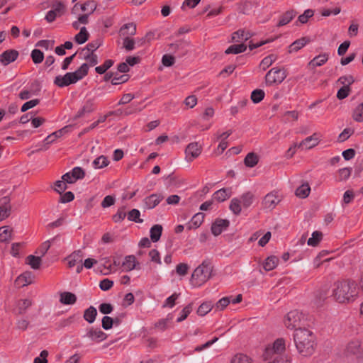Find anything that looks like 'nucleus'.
I'll return each mask as SVG.
<instances>
[{
    "mask_svg": "<svg viewBox=\"0 0 363 363\" xmlns=\"http://www.w3.org/2000/svg\"><path fill=\"white\" fill-rule=\"evenodd\" d=\"M162 199L163 196L161 194H151L143 200L144 208L146 209H152L157 206Z\"/></svg>",
    "mask_w": 363,
    "mask_h": 363,
    "instance_id": "f3484780",
    "label": "nucleus"
},
{
    "mask_svg": "<svg viewBox=\"0 0 363 363\" xmlns=\"http://www.w3.org/2000/svg\"><path fill=\"white\" fill-rule=\"evenodd\" d=\"M350 87L348 85L342 86L337 93V98L340 100L344 99L347 97L350 93Z\"/></svg>",
    "mask_w": 363,
    "mask_h": 363,
    "instance_id": "bf43d9fd",
    "label": "nucleus"
},
{
    "mask_svg": "<svg viewBox=\"0 0 363 363\" xmlns=\"http://www.w3.org/2000/svg\"><path fill=\"white\" fill-rule=\"evenodd\" d=\"M112 60H106L101 66L96 67L95 71L100 74L106 73V72L113 65Z\"/></svg>",
    "mask_w": 363,
    "mask_h": 363,
    "instance_id": "5fc2aeb1",
    "label": "nucleus"
},
{
    "mask_svg": "<svg viewBox=\"0 0 363 363\" xmlns=\"http://www.w3.org/2000/svg\"><path fill=\"white\" fill-rule=\"evenodd\" d=\"M241 201L238 199H233L230 203V209L233 211V213L235 215H239L241 213Z\"/></svg>",
    "mask_w": 363,
    "mask_h": 363,
    "instance_id": "de8ad7c7",
    "label": "nucleus"
},
{
    "mask_svg": "<svg viewBox=\"0 0 363 363\" xmlns=\"http://www.w3.org/2000/svg\"><path fill=\"white\" fill-rule=\"evenodd\" d=\"M80 28V31L74 36V40L78 44H83L89 39V34L87 32L86 27L83 26Z\"/></svg>",
    "mask_w": 363,
    "mask_h": 363,
    "instance_id": "72a5a7b5",
    "label": "nucleus"
},
{
    "mask_svg": "<svg viewBox=\"0 0 363 363\" xmlns=\"http://www.w3.org/2000/svg\"><path fill=\"white\" fill-rule=\"evenodd\" d=\"M252 37V34L245 30H238L232 34V40L234 42H240L241 40L247 41Z\"/></svg>",
    "mask_w": 363,
    "mask_h": 363,
    "instance_id": "a878e982",
    "label": "nucleus"
},
{
    "mask_svg": "<svg viewBox=\"0 0 363 363\" xmlns=\"http://www.w3.org/2000/svg\"><path fill=\"white\" fill-rule=\"evenodd\" d=\"M230 197V192L226 189H220L213 194V199L218 201L223 202Z\"/></svg>",
    "mask_w": 363,
    "mask_h": 363,
    "instance_id": "7c9ffc66",
    "label": "nucleus"
},
{
    "mask_svg": "<svg viewBox=\"0 0 363 363\" xmlns=\"http://www.w3.org/2000/svg\"><path fill=\"white\" fill-rule=\"evenodd\" d=\"M334 299L339 303H353L359 296V288L354 281L345 279L335 283Z\"/></svg>",
    "mask_w": 363,
    "mask_h": 363,
    "instance_id": "f03ea898",
    "label": "nucleus"
},
{
    "mask_svg": "<svg viewBox=\"0 0 363 363\" xmlns=\"http://www.w3.org/2000/svg\"><path fill=\"white\" fill-rule=\"evenodd\" d=\"M311 191V187L308 183L303 184L301 186L298 187L296 190V196L302 199H305L308 196Z\"/></svg>",
    "mask_w": 363,
    "mask_h": 363,
    "instance_id": "c9c22d12",
    "label": "nucleus"
},
{
    "mask_svg": "<svg viewBox=\"0 0 363 363\" xmlns=\"http://www.w3.org/2000/svg\"><path fill=\"white\" fill-rule=\"evenodd\" d=\"M304 322L303 314L297 311L294 310L289 312L284 318V325L288 329H298L301 328Z\"/></svg>",
    "mask_w": 363,
    "mask_h": 363,
    "instance_id": "423d86ee",
    "label": "nucleus"
},
{
    "mask_svg": "<svg viewBox=\"0 0 363 363\" xmlns=\"http://www.w3.org/2000/svg\"><path fill=\"white\" fill-rule=\"evenodd\" d=\"M259 157L257 154L254 152L248 153L244 159V164L247 167H254L257 164Z\"/></svg>",
    "mask_w": 363,
    "mask_h": 363,
    "instance_id": "473e14b6",
    "label": "nucleus"
},
{
    "mask_svg": "<svg viewBox=\"0 0 363 363\" xmlns=\"http://www.w3.org/2000/svg\"><path fill=\"white\" fill-rule=\"evenodd\" d=\"M52 9L47 13L45 18L48 23L53 22L57 16H60L65 12V6L61 1H57L52 5Z\"/></svg>",
    "mask_w": 363,
    "mask_h": 363,
    "instance_id": "1a4fd4ad",
    "label": "nucleus"
},
{
    "mask_svg": "<svg viewBox=\"0 0 363 363\" xmlns=\"http://www.w3.org/2000/svg\"><path fill=\"white\" fill-rule=\"evenodd\" d=\"M71 173L72 174V177H74L73 180L82 179L85 176V172L84 169L79 167H76L73 168Z\"/></svg>",
    "mask_w": 363,
    "mask_h": 363,
    "instance_id": "e2e57ef3",
    "label": "nucleus"
},
{
    "mask_svg": "<svg viewBox=\"0 0 363 363\" xmlns=\"http://www.w3.org/2000/svg\"><path fill=\"white\" fill-rule=\"evenodd\" d=\"M125 207L123 206L118 209L116 213L113 216L112 219L115 223H120L125 219Z\"/></svg>",
    "mask_w": 363,
    "mask_h": 363,
    "instance_id": "4d7b16f0",
    "label": "nucleus"
},
{
    "mask_svg": "<svg viewBox=\"0 0 363 363\" xmlns=\"http://www.w3.org/2000/svg\"><path fill=\"white\" fill-rule=\"evenodd\" d=\"M10 199L4 196L0 199V222L11 214V206L10 204Z\"/></svg>",
    "mask_w": 363,
    "mask_h": 363,
    "instance_id": "ddd939ff",
    "label": "nucleus"
},
{
    "mask_svg": "<svg viewBox=\"0 0 363 363\" xmlns=\"http://www.w3.org/2000/svg\"><path fill=\"white\" fill-rule=\"evenodd\" d=\"M279 258L276 256L268 257L263 264L264 269L266 271H271L275 269L278 264Z\"/></svg>",
    "mask_w": 363,
    "mask_h": 363,
    "instance_id": "2f4dec72",
    "label": "nucleus"
},
{
    "mask_svg": "<svg viewBox=\"0 0 363 363\" xmlns=\"http://www.w3.org/2000/svg\"><path fill=\"white\" fill-rule=\"evenodd\" d=\"M67 127H65L64 128H62L57 131H55L52 133V134L49 135L44 140L45 143V147L49 144H51L53 143L57 138H60L63 133L65 132V129Z\"/></svg>",
    "mask_w": 363,
    "mask_h": 363,
    "instance_id": "37998d69",
    "label": "nucleus"
},
{
    "mask_svg": "<svg viewBox=\"0 0 363 363\" xmlns=\"http://www.w3.org/2000/svg\"><path fill=\"white\" fill-rule=\"evenodd\" d=\"M135 42L134 39L130 38L128 36H126L123 39V48H125L127 51H130L135 48Z\"/></svg>",
    "mask_w": 363,
    "mask_h": 363,
    "instance_id": "680f3d73",
    "label": "nucleus"
},
{
    "mask_svg": "<svg viewBox=\"0 0 363 363\" xmlns=\"http://www.w3.org/2000/svg\"><path fill=\"white\" fill-rule=\"evenodd\" d=\"M26 263L33 269H38L41 264V258L40 256L28 255L26 257Z\"/></svg>",
    "mask_w": 363,
    "mask_h": 363,
    "instance_id": "ea45409f",
    "label": "nucleus"
},
{
    "mask_svg": "<svg viewBox=\"0 0 363 363\" xmlns=\"http://www.w3.org/2000/svg\"><path fill=\"white\" fill-rule=\"evenodd\" d=\"M266 363H291V359L286 354H274L273 357H263Z\"/></svg>",
    "mask_w": 363,
    "mask_h": 363,
    "instance_id": "412c9836",
    "label": "nucleus"
},
{
    "mask_svg": "<svg viewBox=\"0 0 363 363\" xmlns=\"http://www.w3.org/2000/svg\"><path fill=\"white\" fill-rule=\"evenodd\" d=\"M352 118L357 122L363 121V103L355 108L353 111Z\"/></svg>",
    "mask_w": 363,
    "mask_h": 363,
    "instance_id": "09e8293b",
    "label": "nucleus"
},
{
    "mask_svg": "<svg viewBox=\"0 0 363 363\" xmlns=\"http://www.w3.org/2000/svg\"><path fill=\"white\" fill-rule=\"evenodd\" d=\"M328 58L329 55L328 53L320 54L309 62L308 66L312 67L322 66L328 60Z\"/></svg>",
    "mask_w": 363,
    "mask_h": 363,
    "instance_id": "393cba45",
    "label": "nucleus"
},
{
    "mask_svg": "<svg viewBox=\"0 0 363 363\" xmlns=\"http://www.w3.org/2000/svg\"><path fill=\"white\" fill-rule=\"evenodd\" d=\"M94 103L92 100H87L82 108L77 112L74 118H79L82 117L86 113H90L94 111Z\"/></svg>",
    "mask_w": 363,
    "mask_h": 363,
    "instance_id": "5701e85b",
    "label": "nucleus"
},
{
    "mask_svg": "<svg viewBox=\"0 0 363 363\" xmlns=\"http://www.w3.org/2000/svg\"><path fill=\"white\" fill-rule=\"evenodd\" d=\"M34 275L31 272L27 271L19 275L15 280V284L18 287H23L33 282Z\"/></svg>",
    "mask_w": 363,
    "mask_h": 363,
    "instance_id": "4468645a",
    "label": "nucleus"
},
{
    "mask_svg": "<svg viewBox=\"0 0 363 363\" xmlns=\"http://www.w3.org/2000/svg\"><path fill=\"white\" fill-rule=\"evenodd\" d=\"M129 79L128 74H119L118 72H115L114 77L111 80V83L113 85H117L126 82Z\"/></svg>",
    "mask_w": 363,
    "mask_h": 363,
    "instance_id": "3c124183",
    "label": "nucleus"
},
{
    "mask_svg": "<svg viewBox=\"0 0 363 363\" xmlns=\"http://www.w3.org/2000/svg\"><path fill=\"white\" fill-rule=\"evenodd\" d=\"M213 307V303L211 301H205L199 306L197 310V314L203 316L210 312Z\"/></svg>",
    "mask_w": 363,
    "mask_h": 363,
    "instance_id": "a19ab883",
    "label": "nucleus"
},
{
    "mask_svg": "<svg viewBox=\"0 0 363 363\" xmlns=\"http://www.w3.org/2000/svg\"><path fill=\"white\" fill-rule=\"evenodd\" d=\"M101 45V41L100 40H96L89 43L82 50V51H86L87 52H90L91 53H94V52Z\"/></svg>",
    "mask_w": 363,
    "mask_h": 363,
    "instance_id": "603ef678",
    "label": "nucleus"
},
{
    "mask_svg": "<svg viewBox=\"0 0 363 363\" xmlns=\"http://www.w3.org/2000/svg\"><path fill=\"white\" fill-rule=\"evenodd\" d=\"M294 340L298 352L303 357H311L316 348V337L310 330L299 328L296 329Z\"/></svg>",
    "mask_w": 363,
    "mask_h": 363,
    "instance_id": "f257e3e1",
    "label": "nucleus"
},
{
    "mask_svg": "<svg viewBox=\"0 0 363 363\" xmlns=\"http://www.w3.org/2000/svg\"><path fill=\"white\" fill-rule=\"evenodd\" d=\"M230 302V297H223L216 303V308L218 311H223L228 306Z\"/></svg>",
    "mask_w": 363,
    "mask_h": 363,
    "instance_id": "338daca9",
    "label": "nucleus"
},
{
    "mask_svg": "<svg viewBox=\"0 0 363 363\" xmlns=\"http://www.w3.org/2000/svg\"><path fill=\"white\" fill-rule=\"evenodd\" d=\"M31 58L35 64H39L43 61L44 54L41 50L38 49H34L31 52Z\"/></svg>",
    "mask_w": 363,
    "mask_h": 363,
    "instance_id": "8fccbe9b",
    "label": "nucleus"
},
{
    "mask_svg": "<svg viewBox=\"0 0 363 363\" xmlns=\"http://www.w3.org/2000/svg\"><path fill=\"white\" fill-rule=\"evenodd\" d=\"M204 214L203 213H196L191 218V222L188 226V229L198 228L203 222Z\"/></svg>",
    "mask_w": 363,
    "mask_h": 363,
    "instance_id": "c85d7f7f",
    "label": "nucleus"
},
{
    "mask_svg": "<svg viewBox=\"0 0 363 363\" xmlns=\"http://www.w3.org/2000/svg\"><path fill=\"white\" fill-rule=\"evenodd\" d=\"M136 264H138V262H136L135 257L128 255L125 257L122 266L126 272H130L136 267Z\"/></svg>",
    "mask_w": 363,
    "mask_h": 363,
    "instance_id": "bb28decb",
    "label": "nucleus"
},
{
    "mask_svg": "<svg viewBox=\"0 0 363 363\" xmlns=\"http://www.w3.org/2000/svg\"><path fill=\"white\" fill-rule=\"evenodd\" d=\"M286 350L285 340L283 338L277 339L272 346L267 347L263 354V357H273L274 354H283Z\"/></svg>",
    "mask_w": 363,
    "mask_h": 363,
    "instance_id": "0eeeda50",
    "label": "nucleus"
},
{
    "mask_svg": "<svg viewBox=\"0 0 363 363\" xmlns=\"http://www.w3.org/2000/svg\"><path fill=\"white\" fill-rule=\"evenodd\" d=\"M11 232L9 226H3L0 228V242H6L11 238Z\"/></svg>",
    "mask_w": 363,
    "mask_h": 363,
    "instance_id": "c03bdc74",
    "label": "nucleus"
},
{
    "mask_svg": "<svg viewBox=\"0 0 363 363\" xmlns=\"http://www.w3.org/2000/svg\"><path fill=\"white\" fill-rule=\"evenodd\" d=\"M31 305V301L29 299L21 300L18 303V310L19 314H23L26 309Z\"/></svg>",
    "mask_w": 363,
    "mask_h": 363,
    "instance_id": "052dcab7",
    "label": "nucleus"
},
{
    "mask_svg": "<svg viewBox=\"0 0 363 363\" xmlns=\"http://www.w3.org/2000/svg\"><path fill=\"white\" fill-rule=\"evenodd\" d=\"M79 7L82 11L92 14L97 9V3L94 0H89L82 4H76L72 9V13L75 14Z\"/></svg>",
    "mask_w": 363,
    "mask_h": 363,
    "instance_id": "9b49d317",
    "label": "nucleus"
},
{
    "mask_svg": "<svg viewBox=\"0 0 363 363\" xmlns=\"http://www.w3.org/2000/svg\"><path fill=\"white\" fill-rule=\"evenodd\" d=\"M229 225L230 222L227 219H216L212 224L211 232L215 236H218L226 230Z\"/></svg>",
    "mask_w": 363,
    "mask_h": 363,
    "instance_id": "2eb2a0df",
    "label": "nucleus"
},
{
    "mask_svg": "<svg viewBox=\"0 0 363 363\" xmlns=\"http://www.w3.org/2000/svg\"><path fill=\"white\" fill-rule=\"evenodd\" d=\"M323 239V233L320 231H314L312 237L308 240V245L312 247L317 246Z\"/></svg>",
    "mask_w": 363,
    "mask_h": 363,
    "instance_id": "79ce46f5",
    "label": "nucleus"
},
{
    "mask_svg": "<svg viewBox=\"0 0 363 363\" xmlns=\"http://www.w3.org/2000/svg\"><path fill=\"white\" fill-rule=\"evenodd\" d=\"M354 82V79L352 75H346L340 77L337 82L340 83L343 86L348 85L349 86L353 84Z\"/></svg>",
    "mask_w": 363,
    "mask_h": 363,
    "instance_id": "774afa93",
    "label": "nucleus"
},
{
    "mask_svg": "<svg viewBox=\"0 0 363 363\" xmlns=\"http://www.w3.org/2000/svg\"><path fill=\"white\" fill-rule=\"evenodd\" d=\"M120 33L125 37L135 35L136 33V25L133 23L124 24L120 29Z\"/></svg>",
    "mask_w": 363,
    "mask_h": 363,
    "instance_id": "cd10ccee",
    "label": "nucleus"
},
{
    "mask_svg": "<svg viewBox=\"0 0 363 363\" xmlns=\"http://www.w3.org/2000/svg\"><path fill=\"white\" fill-rule=\"evenodd\" d=\"M309 42H310V40L308 38H306V37L301 38L295 40L294 43H292L289 46L288 52L289 53L298 52L299 50H301L302 48H303Z\"/></svg>",
    "mask_w": 363,
    "mask_h": 363,
    "instance_id": "aec40b11",
    "label": "nucleus"
},
{
    "mask_svg": "<svg viewBox=\"0 0 363 363\" xmlns=\"http://www.w3.org/2000/svg\"><path fill=\"white\" fill-rule=\"evenodd\" d=\"M86 337L92 341L99 342L106 340L107 338V335L100 329L90 328L87 331Z\"/></svg>",
    "mask_w": 363,
    "mask_h": 363,
    "instance_id": "a211bd4d",
    "label": "nucleus"
},
{
    "mask_svg": "<svg viewBox=\"0 0 363 363\" xmlns=\"http://www.w3.org/2000/svg\"><path fill=\"white\" fill-rule=\"evenodd\" d=\"M313 14L314 11L313 10L307 9L303 14L298 16V21L301 23H306L308 22V19L313 16Z\"/></svg>",
    "mask_w": 363,
    "mask_h": 363,
    "instance_id": "69168bd1",
    "label": "nucleus"
},
{
    "mask_svg": "<svg viewBox=\"0 0 363 363\" xmlns=\"http://www.w3.org/2000/svg\"><path fill=\"white\" fill-rule=\"evenodd\" d=\"M91 14L85 13L78 16L77 20L72 22V26L75 30H78L80 28V25H86L89 23V18Z\"/></svg>",
    "mask_w": 363,
    "mask_h": 363,
    "instance_id": "e433bc0d",
    "label": "nucleus"
},
{
    "mask_svg": "<svg viewBox=\"0 0 363 363\" xmlns=\"http://www.w3.org/2000/svg\"><path fill=\"white\" fill-rule=\"evenodd\" d=\"M287 77L286 69L284 67H273L267 72L265 76L267 85L280 84Z\"/></svg>",
    "mask_w": 363,
    "mask_h": 363,
    "instance_id": "39448f33",
    "label": "nucleus"
},
{
    "mask_svg": "<svg viewBox=\"0 0 363 363\" xmlns=\"http://www.w3.org/2000/svg\"><path fill=\"white\" fill-rule=\"evenodd\" d=\"M88 71V64L83 63L75 72H67L63 76H57L55 78L54 84L59 87H65L75 84L87 75Z\"/></svg>",
    "mask_w": 363,
    "mask_h": 363,
    "instance_id": "7ed1b4c3",
    "label": "nucleus"
},
{
    "mask_svg": "<svg viewBox=\"0 0 363 363\" xmlns=\"http://www.w3.org/2000/svg\"><path fill=\"white\" fill-rule=\"evenodd\" d=\"M193 307L192 303L188 304L185 306L181 312V315L177 318V322H182L185 320L190 313L192 311Z\"/></svg>",
    "mask_w": 363,
    "mask_h": 363,
    "instance_id": "0e129e2a",
    "label": "nucleus"
},
{
    "mask_svg": "<svg viewBox=\"0 0 363 363\" xmlns=\"http://www.w3.org/2000/svg\"><path fill=\"white\" fill-rule=\"evenodd\" d=\"M319 143L318 133H314L312 135L307 137L300 143H295V147L298 148L311 149L315 147Z\"/></svg>",
    "mask_w": 363,
    "mask_h": 363,
    "instance_id": "f8f14e48",
    "label": "nucleus"
},
{
    "mask_svg": "<svg viewBox=\"0 0 363 363\" xmlns=\"http://www.w3.org/2000/svg\"><path fill=\"white\" fill-rule=\"evenodd\" d=\"M297 12L294 10H289L283 13L277 25V27H281L288 24L296 16Z\"/></svg>",
    "mask_w": 363,
    "mask_h": 363,
    "instance_id": "4be33fe9",
    "label": "nucleus"
},
{
    "mask_svg": "<svg viewBox=\"0 0 363 363\" xmlns=\"http://www.w3.org/2000/svg\"><path fill=\"white\" fill-rule=\"evenodd\" d=\"M109 162L105 156H99L96 158L93 162V165L95 169H101L104 167H106L108 164Z\"/></svg>",
    "mask_w": 363,
    "mask_h": 363,
    "instance_id": "49530a36",
    "label": "nucleus"
},
{
    "mask_svg": "<svg viewBox=\"0 0 363 363\" xmlns=\"http://www.w3.org/2000/svg\"><path fill=\"white\" fill-rule=\"evenodd\" d=\"M213 266L208 260H204L193 272L190 282L194 287H199L205 284L212 276Z\"/></svg>",
    "mask_w": 363,
    "mask_h": 363,
    "instance_id": "20e7f679",
    "label": "nucleus"
},
{
    "mask_svg": "<svg viewBox=\"0 0 363 363\" xmlns=\"http://www.w3.org/2000/svg\"><path fill=\"white\" fill-rule=\"evenodd\" d=\"M202 151V146L197 142L189 143L185 150L186 159L189 162H191L198 157Z\"/></svg>",
    "mask_w": 363,
    "mask_h": 363,
    "instance_id": "9d476101",
    "label": "nucleus"
},
{
    "mask_svg": "<svg viewBox=\"0 0 363 363\" xmlns=\"http://www.w3.org/2000/svg\"><path fill=\"white\" fill-rule=\"evenodd\" d=\"M255 195L252 192L247 191L241 196L240 201L244 208H248L253 203Z\"/></svg>",
    "mask_w": 363,
    "mask_h": 363,
    "instance_id": "4c0bfd02",
    "label": "nucleus"
},
{
    "mask_svg": "<svg viewBox=\"0 0 363 363\" xmlns=\"http://www.w3.org/2000/svg\"><path fill=\"white\" fill-rule=\"evenodd\" d=\"M18 52L16 50H7L0 55V62L4 65L14 62L18 57Z\"/></svg>",
    "mask_w": 363,
    "mask_h": 363,
    "instance_id": "dca6fc26",
    "label": "nucleus"
},
{
    "mask_svg": "<svg viewBox=\"0 0 363 363\" xmlns=\"http://www.w3.org/2000/svg\"><path fill=\"white\" fill-rule=\"evenodd\" d=\"M60 301L65 305H72L77 301V296L72 292L65 291L60 294Z\"/></svg>",
    "mask_w": 363,
    "mask_h": 363,
    "instance_id": "b1692460",
    "label": "nucleus"
},
{
    "mask_svg": "<svg viewBox=\"0 0 363 363\" xmlns=\"http://www.w3.org/2000/svg\"><path fill=\"white\" fill-rule=\"evenodd\" d=\"M281 196L277 191H273L268 193L263 199L262 205L266 209L272 210L281 201Z\"/></svg>",
    "mask_w": 363,
    "mask_h": 363,
    "instance_id": "6e6552de",
    "label": "nucleus"
},
{
    "mask_svg": "<svg viewBox=\"0 0 363 363\" xmlns=\"http://www.w3.org/2000/svg\"><path fill=\"white\" fill-rule=\"evenodd\" d=\"M264 91L262 89H255L251 93V100L255 104H258L264 98Z\"/></svg>",
    "mask_w": 363,
    "mask_h": 363,
    "instance_id": "a18cd8bd",
    "label": "nucleus"
},
{
    "mask_svg": "<svg viewBox=\"0 0 363 363\" xmlns=\"http://www.w3.org/2000/svg\"><path fill=\"white\" fill-rule=\"evenodd\" d=\"M247 46L244 43L238 44V45H233L228 48L225 53L228 54H238L243 52L246 50Z\"/></svg>",
    "mask_w": 363,
    "mask_h": 363,
    "instance_id": "58836bf2",
    "label": "nucleus"
},
{
    "mask_svg": "<svg viewBox=\"0 0 363 363\" xmlns=\"http://www.w3.org/2000/svg\"><path fill=\"white\" fill-rule=\"evenodd\" d=\"M140 213L138 209H133L128 213V219L130 221L141 223L143 222V219L140 218Z\"/></svg>",
    "mask_w": 363,
    "mask_h": 363,
    "instance_id": "864d4df0",
    "label": "nucleus"
},
{
    "mask_svg": "<svg viewBox=\"0 0 363 363\" xmlns=\"http://www.w3.org/2000/svg\"><path fill=\"white\" fill-rule=\"evenodd\" d=\"M276 58L277 57L274 55H270L264 57L261 61L260 67H262L263 69H266L272 65V63L276 60Z\"/></svg>",
    "mask_w": 363,
    "mask_h": 363,
    "instance_id": "13d9d810",
    "label": "nucleus"
},
{
    "mask_svg": "<svg viewBox=\"0 0 363 363\" xmlns=\"http://www.w3.org/2000/svg\"><path fill=\"white\" fill-rule=\"evenodd\" d=\"M96 315H97L96 309L94 306H90L84 311V318L89 323H92L94 322Z\"/></svg>",
    "mask_w": 363,
    "mask_h": 363,
    "instance_id": "f704fd0d",
    "label": "nucleus"
},
{
    "mask_svg": "<svg viewBox=\"0 0 363 363\" xmlns=\"http://www.w3.org/2000/svg\"><path fill=\"white\" fill-rule=\"evenodd\" d=\"M162 226L159 224L154 225L150 230L151 240L154 242H157L162 235Z\"/></svg>",
    "mask_w": 363,
    "mask_h": 363,
    "instance_id": "c756f323",
    "label": "nucleus"
},
{
    "mask_svg": "<svg viewBox=\"0 0 363 363\" xmlns=\"http://www.w3.org/2000/svg\"><path fill=\"white\" fill-rule=\"evenodd\" d=\"M230 363H253V362L248 356L239 354L232 359Z\"/></svg>",
    "mask_w": 363,
    "mask_h": 363,
    "instance_id": "6e6d98bb",
    "label": "nucleus"
},
{
    "mask_svg": "<svg viewBox=\"0 0 363 363\" xmlns=\"http://www.w3.org/2000/svg\"><path fill=\"white\" fill-rule=\"evenodd\" d=\"M83 257L84 253L81 250L73 252L66 258V259L68 261V267L72 268L77 264L82 263Z\"/></svg>",
    "mask_w": 363,
    "mask_h": 363,
    "instance_id": "6ab92c4d",
    "label": "nucleus"
}]
</instances>
